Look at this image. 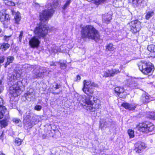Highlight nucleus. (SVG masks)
Returning <instances> with one entry per match:
<instances>
[{
    "mask_svg": "<svg viewBox=\"0 0 155 155\" xmlns=\"http://www.w3.org/2000/svg\"><path fill=\"white\" fill-rule=\"evenodd\" d=\"M83 84L84 86L82 90L84 93L89 97L83 95L80 100V102L83 105L84 108L87 110L95 111L101 107L100 101L94 97L92 101L90 100V96L91 97L92 95L94 93L93 87H97L98 85L94 82L88 80H84Z\"/></svg>",
    "mask_w": 155,
    "mask_h": 155,
    "instance_id": "f257e3e1",
    "label": "nucleus"
},
{
    "mask_svg": "<svg viewBox=\"0 0 155 155\" xmlns=\"http://www.w3.org/2000/svg\"><path fill=\"white\" fill-rule=\"evenodd\" d=\"M81 37L87 38L97 41L100 38V36L97 30L91 25L84 26L81 30Z\"/></svg>",
    "mask_w": 155,
    "mask_h": 155,
    "instance_id": "f03ea898",
    "label": "nucleus"
},
{
    "mask_svg": "<svg viewBox=\"0 0 155 155\" xmlns=\"http://www.w3.org/2000/svg\"><path fill=\"white\" fill-rule=\"evenodd\" d=\"M58 5V2L56 1L53 5L50 3L46 5V9L43 10L40 14V20L41 22H44L48 20L54 12L53 8H56Z\"/></svg>",
    "mask_w": 155,
    "mask_h": 155,
    "instance_id": "7ed1b4c3",
    "label": "nucleus"
},
{
    "mask_svg": "<svg viewBox=\"0 0 155 155\" xmlns=\"http://www.w3.org/2000/svg\"><path fill=\"white\" fill-rule=\"evenodd\" d=\"M49 28V27L46 25L41 24L36 28L34 32L38 37H44L47 35Z\"/></svg>",
    "mask_w": 155,
    "mask_h": 155,
    "instance_id": "20e7f679",
    "label": "nucleus"
},
{
    "mask_svg": "<svg viewBox=\"0 0 155 155\" xmlns=\"http://www.w3.org/2000/svg\"><path fill=\"white\" fill-rule=\"evenodd\" d=\"M140 70L145 74H150L154 71V67L150 62L142 63L139 66Z\"/></svg>",
    "mask_w": 155,
    "mask_h": 155,
    "instance_id": "39448f33",
    "label": "nucleus"
},
{
    "mask_svg": "<svg viewBox=\"0 0 155 155\" xmlns=\"http://www.w3.org/2000/svg\"><path fill=\"white\" fill-rule=\"evenodd\" d=\"M138 127L140 131L147 133L153 130L154 126L151 123L146 122L139 124Z\"/></svg>",
    "mask_w": 155,
    "mask_h": 155,
    "instance_id": "423d86ee",
    "label": "nucleus"
},
{
    "mask_svg": "<svg viewBox=\"0 0 155 155\" xmlns=\"http://www.w3.org/2000/svg\"><path fill=\"white\" fill-rule=\"evenodd\" d=\"M129 25L130 27V31L133 33L139 31L141 27L140 22L137 20L131 21L129 23Z\"/></svg>",
    "mask_w": 155,
    "mask_h": 155,
    "instance_id": "0eeeda50",
    "label": "nucleus"
},
{
    "mask_svg": "<svg viewBox=\"0 0 155 155\" xmlns=\"http://www.w3.org/2000/svg\"><path fill=\"white\" fill-rule=\"evenodd\" d=\"M40 43V41L37 36H34L30 39L29 44L32 48H38Z\"/></svg>",
    "mask_w": 155,
    "mask_h": 155,
    "instance_id": "6e6552de",
    "label": "nucleus"
},
{
    "mask_svg": "<svg viewBox=\"0 0 155 155\" xmlns=\"http://www.w3.org/2000/svg\"><path fill=\"white\" fill-rule=\"evenodd\" d=\"M19 87L14 84L10 87V93L14 97H17L20 94L21 91L19 89Z\"/></svg>",
    "mask_w": 155,
    "mask_h": 155,
    "instance_id": "1a4fd4ad",
    "label": "nucleus"
},
{
    "mask_svg": "<svg viewBox=\"0 0 155 155\" xmlns=\"http://www.w3.org/2000/svg\"><path fill=\"white\" fill-rule=\"evenodd\" d=\"M135 146L134 150L137 153H141L146 147L145 144L141 142L136 143Z\"/></svg>",
    "mask_w": 155,
    "mask_h": 155,
    "instance_id": "9d476101",
    "label": "nucleus"
},
{
    "mask_svg": "<svg viewBox=\"0 0 155 155\" xmlns=\"http://www.w3.org/2000/svg\"><path fill=\"white\" fill-rule=\"evenodd\" d=\"M129 2L131 3L134 7H143L145 4L144 0H129Z\"/></svg>",
    "mask_w": 155,
    "mask_h": 155,
    "instance_id": "9b49d317",
    "label": "nucleus"
},
{
    "mask_svg": "<svg viewBox=\"0 0 155 155\" xmlns=\"http://www.w3.org/2000/svg\"><path fill=\"white\" fill-rule=\"evenodd\" d=\"M32 116H34L33 114L29 112L26 113V115L24 116V122L25 126H27V125L29 124V122L32 119Z\"/></svg>",
    "mask_w": 155,
    "mask_h": 155,
    "instance_id": "f8f14e48",
    "label": "nucleus"
},
{
    "mask_svg": "<svg viewBox=\"0 0 155 155\" xmlns=\"http://www.w3.org/2000/svg\"><path fill=\"white\" fill-rule=\"evenodd\" d=\"M21 76V73L20 71H15L14 72L12 75H11L9 79L11 81H15L20 78Z\"/></svg>",
    "mask_w": 155,
    "mask_h": 155,
    "instance_id": "ddd939ff",
    "label": "nucleus"
},
{
    "mask_svg": "<svg viewBox=\"0 0 155 155\" xmlns=\"http://www.w3.org/2000/svg\"><path fill=\"white\" fill-rule=\"evenodd\" d=\"M125 108L130 110H133L135 109L136 108L137 105L135 104H130L127 103H124L122 105Z\"/></svg>",
    "mask_w": 155,
    "mask_h": 155,
    "instance_id": "4468645a",
    "label": "nucleus"
},
{
    "mask_svg": "<svg viewBox=\"0 0 155 155\" xmlns=\"http://www.w3.org/2000/svg\"><path fill=\"white\" fill-rule=\"evenodd\" d=\"M140 101L143 103H147L150 101V98L149 95L146 94H143L141 96L140 99Z\"/></svg>",
    "mask_w": 155,
    "mask_h": 155,
    "instance_id": "2eb2a0df",
    "label": "nucleus"
},
{
    "mask_svg": "<svg viewBox=\"0 0 155 155\" xmlns=\"http://www.w3.org/2000/svg\"><path fill=\"white\" fill-rule=\"evenodd\" d=\"M42 68H38V69L39 70L37 71H36V70H34V72H35V76H34L33 78H36L38 77H41L42 76V73H44L45 71H42Z\"/></svg>",
    "mask_w": 155,
    "mask_h": 155,
    "instance_id": "dca6fc26",
    "label": "nucleus"
},
{
    "mask_svg": "<svg viewBox=\"0 0 155 155\" xmlns=\"http://www.w3.org/2000/svg\"><path fill=\"white\" fill-rule=\"evenodd\" d=\"M38 123V121L37 119L35 118V117L32 116V119L29 122V124H28L26 126L29 128H31L34 125Z\"/></svg>",
    "mask_w": 155,
    "mask_h": 155,
    "instance_id": "f3484780",
    "label": "nucleus"
},
{
    "mask_svg": "<svg viewBox=\"0 0 155 155\" xmlns=\"http://www.w3.org/2000/svg\"><path fill=\"white\" fill-rule=\"evenodd\" d=\"M145 18L148 20L154 15V12L153 10L146 11L145 13Z\"/></svg>",
    "mask_w": 155,
    "mask_h": 155,
    "instance_id": "a211bd4d",
    "label": "nucleus"
},
{
    "mask_svg": "<svg viewBox=\"0 0 155 155\" xmlns=\"http://www.w3.org/2000/svg\"><path fill=\"white\" fill-rule=\"evenodd\" d=\"M110 76H113L116 74L120 72V71L118 69H111L108 71Z\"/></svg>",
    "mask_w": 155,
    "mask_h": 155,
    "instance_id": "6ab92c4d",
    "label": "nucleus"
},
{
    "mask_svg": "<svg viewBox=\"0 0 155 155\" xmlns=\"http://www.w3.org/2000/svg\"><path fill=\"white\" fill-rule=\"evenodd\" d=\"M103 21L106 23H108L111 19V16L110 15H105L103 16Z\"/></svg>",
    "mask_w": 155,
    "mask_h": 155,
    "instance_id": "aec40b11",
    "label": "nucleus"
},
{
    "mask_svg": "<svg viewBox=\"0 0 155 155\" xmlns=\"http://www.w3.org/2000/svg\"><path fill=\"white\" fill-rule=\"evenodd\" d=\"M14 18L15 22L17 24H19L21 19L20 13L18 12H15Z\"/></svg>",
    "mask_w": 155,
    "mask_h": 155,
    "instance_id": "412c9836",
    "label": "nucleus"
},
{
    "mask_svg": "<svg viewBox=\"0 0 155 155\" xmlns=\"http://www.w3.org/2000/svg\"><path fill=\"white\" fill-rule=\"evenodd\" d=\"M147 49L151 53H153L154 55L153 56H155V45H148L147 47Z\"/></svg>",
    "mask_w": 155,
    "mask_h": 155,
    "instance_id": "4be33fe9",
    "label": "nucleus"
},
{
    "mask_svg": "<svg viewBox=\"0 0 155 155\" xmlns=\"http://www.w3.org/2000/svg\"><path fill=\"white\" fill-rule=\"evenodd\" d=\"M106 47V51H114L115 49L113 44L112 43L107 44Z\"/></svg>",
    "mask_w": 155,
    "mask_h": 155,
    "instance_id": "5701e85b",
    "label": "nucleus"
},
{
    "mask_svg": "<svg viewBox=\"0 0 155 155\" xmlns=\"http://www.w3.org/2000/svg\"><path fill=\"white\" fill-rule=\"evenodd\" d=\"M114 91L115 92L117 93L118 95L121 93H123L124 92V90L123 88L120 87H116L115 88Z\"/></svg>",
    "mask_w": 155,
    "mask_h": 155,
    "instance_id": "b1692460",
    "label": "nucleus"
},
{
    "mask_svg": "<svg viewBox=\"0 0 155 155\" xmlns=\"http://www.w3.org/2000/svg\"><path fill=\"white\" fill-rule=\"evenodd\" d=\"M10 45L8 43L0 44V49L2 51H5L9 47Z\"/></svg>",
    "mask_w": 155,
    "mask_h": 155,
    "instance_id": "393cba45",
    "label": "nucleus"
},
{
    "mask_svg": "<svg viewBox=\"0 0 155 155\" xmlns=\"http://www.w3.org/2000/svg\"><path fill=\"white\" fill-rule=\"evenodd\" d=\"M5 10H2L1 12L0 20L2 22H3L5 21Z\"/></svg>",
    "mask_w": 155,
    "mask_h": 155,
    "instance_id": "a878e982",
    "label": "nucleus"
},
{
    "mask_svg": "<svg viewBox=\"0 0 155 155\" xmlns=\"http://www.w3.org/2000/svg\"><path fill=\"white\" fill-rule=\"evenodd\" d=\"M14 60V58L12 56H8L7 58V62H6L5 67H6L10 63H12Z\"/></svg>",
    "mask_w": 155,
    "mask_h": 155,
    "instance_id": "bb28decb",
    "label": "nucleus"
},
{
    "mask_svg": "<svg viewBox=\"0 0 155 155\" xmlns=\"http://www.w3.org/2000/svg\"><path fill=\"white\" fill-rule=\"evenodd\" d=\"M22 141L20 139L18 138H16L15 139V142L18 146L20 145L22 142Z\"/></svg>",
    "mask_w": 155,
    "mask_h": 155,
    "instance_id": "cd10ccee",
    "label": "nucleus"
},
{
    "mask_svg": "<svg viewBox=\"0 0 155 155\" xmlns=\"http://www.w3.org/2000/svg\"><path fill=\"white\" fill-rule=\"evenodd\" d=\"M128 133L130 138H131L134 137V131L132 130H128Z\"/></svg>",
    "mask_w": 155,
    "mask_h": 155,
    "instance_id": "c85d7f7f",
    "label": "nucleus"
},
{
    "mask_svg": "<svg viewBox=\"0 0 155 155\" xmlns=\"http://www.w3.org/2000/svg\"><path fill=\"white\" fill-rule=\"evenodd\" d=\"M71 0H68V1H67L65 4L63 6L62 8L64 10L66 9L69 6L70 4L71 3Z\"/></svg>",
    "mask_w": 155,
    "mask_h": 155,
    "instance_id": "c756f323",
    "label": "nucleus"
},
{
    "mask_svg": "<svg viewBox=\"0 0 155 155\" xmlns=\"http://www.w3.org/2000/svg\"><path fill=\"white\" fill-rule=\"evenodd\" d=\"M7 125V123L5 120H2L0 122V125L2 128L5 127Z\"/></svg>",
    "mask_w": 155,
    "mask_h": 155,
    "instance_id": "7c9ffc66",
    "label": "nucleus"
},
{
    "mask_svg": "<svg viewBox=\"0 0 155 155\" xmlns=\"http://www.w3.org/2000/svg\"><path fill=\"white\" fill-rule=\"evenodd\" d=\"M107 0H94L95 3L96 5H99L101 3H104Z\"/></svg>",
    "mask_w": 155,
    "mask_h": 155,
    "instance_id": "2f4dec72",
    "label": "nucleus"
},
{
    "mask_svg": "<svg viewBox=\"0 0 155 155\" xmlns=\"http://www.w3.org/2000/svg\"><path fill=\"white\" fill-rule=\"evenodd\" d=\"M55 48L53 49V51L55 53H57L58 52H63L64 51H61V49L59 48L58 47H55Z\"/></svg>",
    "mask_w": 155,
    "mask_h": 155,
    "instance_id": "473e14b6",
    "label": "nucleus"
},
{
    "mask_svg": "<svg viewBox=\"0 0 155 155\" xmlns=\"http://www.w3.org/2000/svg\"><path fill=\"white\" fill-rule=\"evenodd\" d=\"M108 123L107 122H105L104 124L102 123H101L100 124V127L101 129H102L104 127H107V124Z\"/></svg>",
    "mask_w": 155,
    "mask_h": 155,
    "instance_id": "72a5a7b5",
    "label": "nucleus"
},
{
    "mask_svg": "<svg viewBox=\"0 0 155 155\" xmlns=\"http://www.w3.org/2000/svg\"><path fill=\"white\" fill-rule=\"evenodd\" d=\"M3 101L2 98L0 97V107H3V109L6 110V108L5 107L3 106Z\"/></svg>",
    "mask_w": 155,
    "mask_h": 155,
    "instance_id": "f704fd0d",
    "label": "nucleus"
},
{
    "mask_svg": "<svg viewBox=\"0 0 155 155\" xmlns=\"http://www.w3.org/2000/svg\"><path fill=\"white\" fill-rule=\"evenodd\" d=\"M103 76L106 77H110L109 72L107 71H104L103 72Z\"/></svg>",
    "mask_w": 155,
    "mask_h": 155,
    "instance_id": "c9c22d12",
    "label": "nucleus"
},
{
    "mask_svg": "<svg viewBox=\"0 0 155 155\" xmlns=\"http://www.w3.org/2000/svg\"><path fill=\"white\" fill-rule=\"evenodd\" d=\"M13 122L16 124H18L21 121V120L20 119L17 118H14L12 120Z\"/></svg>",
    "mask_w": 155,
    "mask_h": 155,
    "instance_id": "e433bc0d",
    "label": "nucleus"
},
{
    "mask_svg": "<svg viewBox=\"0 0 155 155\" xmlns=\"http://www.w3.org/2000/svg\"><path fill=\"white\" fill-rule=\"evenodd\" d=\"M26 95V97L28 98H31V97H33V93H32L31 94L30 92H28Z\"/></svg>",
    "mask_w": 155,
    "mask_h": 155,
    "instance_id": "4c0bfd02",
    "label": "nucleus"
},
{
    "mask_svg": "<svg viewBox=\"0 0 155 155\" xmlns=\"http://www.w3.org/2000/svg\"><path fill=\"white\" fill-rule=\"evenodd\" d=\"M23 35V32L22 31H21L20 32V34L19 36V40L20 42L21 41Z\"/></svg>",
    "mask_w": 155,
    "mask_h": 155,
    "instance_id": "58836bf2",
    "label": "nucleus"
},
{
    "mask_svg": "<svg viewBox=\"0 0 155 155\" xmlns=\"http://www.w3.org/2000/svg\"><path fill=\"white\" fill-rule=\"evenodd\" d=\"M41 106L39 105H37L35 107V110H40L41 109Z\"/></svg>",
    "mask_w": 155,
    "mask_h": 155,
    "instance_id": "ea45409f",
    "label": "nucleus"
},
{
    "mask_svg": "<svg viewBox=\"0 0 155 155\" xmlns=\"http://www.w3.org/2000/svg\"><path fill=\"white\" fill-rule=\"evenodd\" d=\"M53 88L56 89L58 88L59 87L60 85L57 83H55L53 84Z\"/></svg>",
    "mask_w": 155,
    "mask_h": 155,
    "instance_id": "a19ab883",
    "label": "nucleus"
},
{
    "mask_svg": "<svg viewBox=\"0 0 155 155\" xmlns=\"http://www.w3.org/2000/svg\"><path fill=\"white\" fill-rule=\"evenodd\" d=\"M5 57L4 56H1L0 57V64L3 63L5 60Z\"/></svg>",
    "mask_w": 155,
    "mask_h": 155,
    "instance_id": "79ce46f5",
    "label": "nucleus"
},
{
    "mask_svg": "<svg viewBox=\"0 0 155 155\" xmlns=\"http://www.w3.org/2000/svg\"><path fill=\"white\" fill-rule=\"evenodd\" d=\"M5 21H8L10 19V18L9 17V15L6 13L5 15Z\"/></svg>",
    "mask_w": 155,
    "mask_h": 155,
    "instance_id": "37998d69",
    "label": "nucleus"
},
{
    "mask_svg": "<svg viewBox=\"0 0 155 155\" xmlns=\"http://www.w3.org/2000/svg\"><path fill=\"white\" fill-rule=\"evenodd\" d=\"M30 67V65L28 64H26L24 65L22 67L23 68H25V69H27L28 68H29Z\"/></svg>",
    "mask_w": 155,
    "mask_h": 155,
    "instance_id": "c03bdc74",
    "label": "nucleus"
},
{
    "mask_svg": "<svg viewBox=\"0 0 155 155\" xmlns=\"http://www.w3.org/2000/svg\"><path fill=\"white\" fill-rule=\"evenodd\" d=\"M60 67L62 69L66 67L65 64L64 63H61Z\"/></svg>",
    "mask_w": 155,
    "mask_h": 155,
    "instance_id": "a18cd8bd",
    "label": "nucleus"
},
{
    "mask_svg": "<svg viewBox=\"0 0 155 155\" xmlns=\"http://www.w3.org/2000/svg\"><path fill=\"white\" fill-rule=\"evenodd\" d=\"M150 118L155 120V113H153L150 115Z\"/></svg>",
    "mask_w": 155,
    "mask_h": 155,
    "instance_id": "49530a36",
    "label": "nucleus"
},
{
    "mask_svg": "<svg viewBox=\"0 0 155 155\" xmlns=\"http://www.w3.org/2000/svg\"><path fill=\"white\" fill-rule=\"evenodd\" d=\"M4 115V113L2 111H0V119L2 118Z\"/></svg>",
    "mask_w": 155,
    "mask_h": 155,
    "instance_id": "de8ad7c7",
    "label": "nucleus"
},
{
    "mask_svg": "<svg viewBox=\"0 0 155 155\" xmlns=\"http://www.w3.org/2000/svg\"><path fill=\"white\" fill-rule=\"evenodd\" d=\"M10 37V36H5L4 37V39L6 41H8L9 40V38Z\"/></svg>",
    "mask_w": 155,
    "mask_h": 155,
    "instance_id": "09e8293b",
    "label": "nucleus"
},
{
    "mask_svg": "<svg viewBox=\"0 0 155 155\" xmlns=\"http://www.w3.org/2000/svg\"><path fill=\"white\" fill-rule=\"evenodd\" d=\"M137 86V84H136V83H134V84H132L131 85V87H133V88L134 87H136V86Z\"/></svg>",
    "mask_w": 155,
    "mask_h": 155,
    "instance_id": "8fccbe9b",
    "label": "nucleus"
},
{
    "mask_svg": "<svg viewBox=\"0 0 155 155\" xmlns=\"http://www.w3.org/2000/svg\"><path fill=\"white\" fill-rule=\"evenodd\" d=\"M50 65L51 66H56V65L55 64V63L53 62H52V63H51Z\"/></svg>",
    "mask_w": 155,
    "mask_h": 155,
    "instance_id": "3c124183",
    "label": "nucleus"
},
{
    "mask_svg": "<svg viewBox=\"0 0 155 155\" xmlns=\"http://www.w3.org/2000/svg\"><path fill=\"white\" fill-rule=\"evenodd\" d=\"M77 80H80L81 79V77L79 75H78L77 77Z\"/></svg>",
    "mask_w": 155,
    "mask_h": 155,
    "instance_id": "603ef678",
    "label": "nucleus"
},
{
    "mask_svg": "<svg viewBox=\"0 0 155 155\" xmlns=\"http://www.w3.org/2000/svg\"><path fill=\"white\" fill-rule=\"evenodd\" d=\"M26 79H23V80H22V83H23L24 81H26Z\"/></svg>",
    "mask_w": 155,
    "mask_h": 155,
    "instance_id": "864d4df0",
    "label": "nucleus"
},
{
    "mask_svg": "<svg viewBox=\"0 0 155 155\" xmlns=\"http://www.w3.org/2000/svg\"><path fill=\"white\" fill-rule=\"evenodd\" d=\"M19 113L21 114V115L22 114V113H21V111H19Z\"/></svg>",
    "mask_w": 155,
    "mask_h": 155,
    "instance_id": "5fc2aeb1",
    "label": "nucleus"
},
{
    "mask_svg": "<svg viewBox=\"0 0 155 155\" xmlns=\"http://www.w3.org/2000/svg\"><path fill=\"white\" fill-rule=\"evenodd\" d=\"M1 155H5L3 153H2Z\"/></svg>",
    "mask_w": 155,
    "mask_h": 155,
    "instance_id": "6e6d98bb",
    "label": "nucleus"
},
{
    "mask_svg": "<svg viewBox=\"0 0 155 155\" xmlns=\"http://www.w3.org/2000/svg\"><path fill=\"white\" fill-rule=\"evenodd\" d=\"M1 89H0V93H1Z\"/></svg>",
    "mask_w": 155,
    "mask_h": 155,
    "instance_id": "4d7b16f0",
    "label": "nucleus"
},
{
    "mask_svg": "<svg viewBox=\"0 0 155 155\" xmlns=\"http://www.w3.org/2000/svg\"><path fill=\"white\" fill-rule=\"evenodd\" d=\"M27 84V82H26V84Z\"/></svg>",
    "mask_w": 155,
    "mask_h": 155,
    "instance_id": "13d9d810",
    "label": "nucleus"
}]
</instances>
